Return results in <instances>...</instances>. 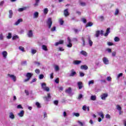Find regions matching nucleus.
<instances>
[{"label": "nucleus", "mask_w": 126, "mask_h": 126, "mask_svg": "<svg viewBox=\"0 0 126 126\" xmlns=\"http://www.w3.org/2000/svg\"><path fill=\"white\" fill-rule=\"evenodd\" d=\"M41 87L44 91H46V92H49V91H50V88L47 87V84L45 83H42L41 84Z\"/></svg>", "instance_id": "1"}, {"label": "nucleus", "mask_w": 126, "mask_h": 126, "mask_svg": "<svg viewBox=\"0 0 126 126\" xmlns=\"http://www.w3.org/2000/svg\"><path fill=\"white\" fill-rule=\"evenodd\" d=\"M7 76L11 79L14 82H15L16 81V76H15L14 75L8 74Z\"/></svg>", "instance_id": "2"}, {"label": "nucleus", "mask_w": 126, "mask_h": 126, "mask_svg": "<svg viewBox=\"0 0 126 126\" xmlns=\"http://www.w3.org/2000/svg\"><path fill=\"white\" fill-rule=\"evenodd\" d=\"M47 24L48 26V28H51V27H52V25L53 24V22L52 21V19L51 18H49L48 19Z\"/></svg>", "instance_id": "3"}, {"label": "nucleus", "mask_w": 126, "mask_h": 126, "mask_svg": "<svg viewBox=\"0 0 126 126\" xmlns=\"http://www.w3.org/2000/svg\"><path fill=\"white\" fill-rule=\"evenodd\" d=\"M1 55L3 57V58L5 60L7 59V55H8V54L7 53V52H6V51H3L2 53H1Z\"/></svg>", "instance_id": "4"}, {"label": "nucleus", "mask_w": 126, "mask_h": 126, "mask_svg": "<svg viewBox=\"0 0 126 126\" xmlns=\"http://www.w3.org/2000/svg\"><path fill=\"white\" fill-rule=\"evenodd\" d=\"M51 94H48L47 96L43 97V99L44 101H50V100H51Z\"/></svg>", "instance_id": "5"}, {"label": "nucleus", "mask_w": 126, "mask_h": 126, "mask_svg": "<svg viewBox=\"0 0 126 126\" xmlns=\"http://www.w3.org/2000/svg\"><path fill=\"white\" fill-rule=\"evenodd\" d=\"M102 62L104 64H109V60L107 57H103L102 58Z\"/></svg>", "instance_id": "6"}, {"label": "nucleus", "mask_w": 126, "mask_h": 126, "mask_svg": "<svg viewBox=\"0 0 126 126\" xmlns=\"http://www.w3.org/2000/svg\"><path fill=\"white\" fill-rule=\"evenodd\" d=\"M87 39H88L90 46L92 47V45H93V42L92 41V40H91V38H90V36H87Z\"/></svg>", "instance_id": "7"}, {"label": "nucleus", "mask_w": 126, "mask_h": 126, "mask_svg": "<svg viewBox=\"0 0 126 126\" xmlns=\"http://www.w3.org/2000/svg\"><path fill=\"white\" fill-rule=\"evenodd\" d=\"M27 35L29 38H32L33 37V31L30 30L27 33Z\"/></svg>", "instance_id": "8"}, {"label": "nucleus", "mask_w": 126, "mask_h": 126, "mask_svg": "<svg viewBox=\"0 0 126 126\" xmlns=\"http://www.w3.org/2000/svg\"><path fill=\"white\" fill-rule=\"evenodd\" d=\"M64 15L65 17H67L69 15V13L68 12V9H66L64 10L63 12Z\"/></svg>", "instance_id": "9"}, {"label": "nucleus", "mask_w": 126, "mask_h": 126, "mask_svg": "<svg viewBox=\"0 0 126 126\" xmlns=\"http://www.w3.org/2000/svg\"><path fill=\"white\" fill-rule=\"evenodd\" d=\"M102 100H106V98L108 97V94H102L101 95Z\"/></svg>", "instance_id": "10"}, {"label": "nucleus", "mask_w": 126, "mask_h": 126, "mask_svg": "<svg viewBox=\"0 0 126 126\" xmlns=\"http://www.w3.org/2000/svg\"><path fill=\"white\" fill-rule=\"evenodd\" d=\"M81 63V61L75 60L73 62V64H75V65H78V64H80Z\"/></svg>", "instance_id": "11"}, {"label": "nucleus", "mask_w": 126, "mask_h": 126, "mask_svg": "<svg viewBox=\"0 0 126 126\" xmlns=\"http://www.w3.org/2000/svg\"><path fill=\"white\" fill-rule=\"evenodd\" d=\"M22 21H23V20H22V19H19L17 21L15 22V23L14 24V25H15V26H17V25H18L20 22H22Z\"/></svg>", "instance_id": "12"}, {"label": "nucleus", "mask_w": 126, "mask_h": 126, "mask_svg": "<svg viewBox=\"0 0 126 126\" xmlns=\"http://www.w3.org/2000/svg\"><path fill=\"white\" fill-rule=\"evenodd\" d=\"M75 74H76V72L74 71V69L71 70V73L69 74V76L73 77L74 75H75Z\"/></svg>", "instance_id": "13"}, {"label": "nucleus", "mask_w": 126, "mask_h": 126, "mask_svg": "<svg viewBox=\"0 0 126 126\" xmlns=\"http://www.w3.org/2000/svg\"><path fill=\"white\" fill-rule=\"evenodd\" d=\"M33 75V73H27L26 74V77H27V78H29V79H30V78H31V77H32Z\"/></svg>", "instance_id": "14"}, {"label": "nucleus", "mask_w": 126, "mask_h": 126, "mask_svg": "<svg viewBox=\"0 0 126 126\" xmlns=\"http://www.w3.org/2000/svg\"><path fill=\"white\" fill-rule=\"evenodd\" d=\"M81 69H84V70H87L88 69V66L86 65H82L80 67Z\"/></svg>", "instance_id": "15"}, {"label": "nucleus", "mask_w": 126, "mask_h": 126, "mask_svg": "<svg viewBox=\"0 0 126 126\" xmlns=\"http://www.w3.org/2000/svg\"><path fill=\"white\" fill-rule=\"evenodd\" d=\"M9 118L11 120H14L15 116H14V114H13V113L10 112L9 113Z\"/></svg>", "instance_id": "16"}, {"label": "nucleus", "mask_w": 126, "mask_h": 126, "mask_svg": "<svg viewBox=\"0 0 126 126\" xmlns=\"http://www.w3.org/2000/svg\"><path fill=\"white\" fill-rule=\"evenodd\" d=\"M18 116L22 118L24 116V111L23 110L21 111L19 113H18Z\"/></svg>", "instance_id": "17"}, {"label": "nucleus", "mask_w": 126, "mask_h": 126, "mask_svg": "<svg viewBox=\"0 0 126 126\" xmlns=\"http://www.w3.org/2000/svg\"><path fill=\"white\" fill-rule=\"evenodd\" d=\"M62 44H63V40H60L59 42H56L55 44V46H58L59 45H62Z\"/></svg>", "instance_id": "18"}, {"label": "nucleus", "mask_w": 126, "mask_h": 126, "mask_svg": "<svg viewBox=\"0 0 126 126\" xmlns=\"http://www.w3.org/2000/svg\"><path fill=\"white\" fill-rule=\"evenodd\" d=\"M77 85L79 87V89H82V87H83V85L81 82H78Z\"/></svg>", "instance_id": "19"}, {"label": "nucleus", "mask_w": 126, "mask_h": 126, "mask_svg": "<svg viewBox=\"0 0 126 126\" xmlns=\"http://www.w3.org/2000/svg\"><path fill=\"white\" fill-rule=\"evenodd\" d=\"M81 54V55H82L83 56H84V57H87V52H86V51H81L80 53Z\"/></svg>", "instance_id": "20"}, {"label": "nucleus", "mask_w": 126, "mask_h": 126, "mask_svg": "<svg viewBox=\"0 0 126 126\" xmlns=\"http://www.w3.org/2000/svg\"><path fill=\"white\" fill-rule=\"evenodd\" d=\"M65 93H67V94H70L71 93V88L69 87L66 89Z\"/></svg>", "instance_id": "21"}, {"label": "nucleus", "mask_w": 126, "mask_h": 126, "mask_svg": "<svg viewBox=\"0 0 126 126\" xmlns=\"http://www.w3.org/2000/svg\"><path fill=\"white\" fill-rule=\"evenodd\" d=\"M91 26H93V23L90 22L87 23L86 28H87V27H91Z\"/></svg>", "instance_id": "22"}, {"label": "nucleus", "mask_w": 126, "mask_h": 126, "mask_svg": "<svg viewBox=\"0 0 126 126\" xmlns=\"http://www.w3.org/2000/svg\"><path fill=\"white\" fill-rule=\"evenodd\" d=\"M79 5H80L81 6H85L86 5V3L82 1H80Z\"/></svg>", "instance_id": "23"}, {"label": "nucleus", "mask_w": 126, "mask_h": 126, "mask_svg": "<svg viewBox=\"0 0 126 126\" xmlns=\"http://www.w3.org/2000/svg\"><path fill=\"white\" fill-rule=\"evenodd\" d=\"M96 98L97 97L96 96V95H91L90 99L92 101H95Z\"/></svg>", "instance_id": "24"}, {"label": "nucleus", "mask_w": 126, "mask_h": 126, "mask_svg": "<svg viewBox=\"0 0 126 126\" xmlns=\"http://www.w3.org/2000/svg\"><path fill=\"white\" fill-rule=\"evenodd\" d=\"M12 15H13V12L12 10H10L9 11V18H12Z\"/></svg>", "instance_id": "25"}, {"label": "nucleus", "mask_w": 126, "mask_h": 126, "mask_svg": "<svg viewBox=\"0 0 126 126\" xmlns=\"http://www.w3.org/2000/svg\"><path fill=\"white\" fill-rule=\"evenodd\" d=\"M39 16V13L38 12H35L33 14V18H38Z\"/></svg>", "instance_id": "26"}, {"label": "nucleus", "mask_w": 126, "mask_h": 126, "mask_svg": "<svg viewBox=\"0 0 126 126\" xmlns=\"http://www.w3.org/2000/svg\"><path fill=\"white\" fill-rule=\"evenodd\" d=\"M27 8V7H24L23 8H20L18 9V11H19V12H22V11H24V10H26Z\"/></svg>", "instance_id": "27"}, {"label": "nucleus", "mask_w": 126, "mask_h": 126, "mask_svg": "<svg viewBox=\"0 0 126 126\" xmlns=\"http://www.w3.org/2000/svg\"><path fill=\"white\" fill-rule=\"evenodd\" d=\"M110 28H108L106 30V32L104 34V36L105 37H107V36H108V35H109V33H110Z\"/></svg>", "instance_id": "28"}, {"label": "nucleus", "mask_w": 126, "mask_h": 126, "mask_svg": "<svg viewBox=\"0 0 126 126\" xmlns=\"http://www.w3.org/2000/svg\"><path fill=\"white\" fill-rule=\"evenodd\" d=\"M98 116H100L101 117V119H104V114L103 113V112H100L98 113Z\"/></svg>", "instance_id": "29"}, {"label": "nucleus", "mask_w": 126, "mask_h": 126, "mask_svg": "<svg viewBox=\"0 0 126 126\" xmlns=\"http://www.w3.org/2000/svg\"><path fill=\"white\" fill-rule=\"evenodd\" d=\"M72 115H73V117H77V118H78V117L80 116V114L79 113H75V112L73 113Z\"/></svg>", "instance_id": "30"}, {"label": "nucleus", "mask_w": 126, "mask_h": 126, "mask_svg": "<svg viewBox=\"0 0 126 126\" xmlns=\"http://www.w3.org/2000/svg\"><path fill=\"white\" fill-rule=\"evenodd\" d=\"M40 2V0H35V3L33 4L34 6H38L39 5V3Z\"/></svg>", "instance_id": "31"}, {"label": "nucleus", "mask_w": 126, "mask_h": 126, "mask_svg": "<svg viewBox=\"0 0 126 126\" xmlns=\"http://www.w3.org/2000/svg\"><path fill=\"white\" fill-rule=\"evenodd\" d=\"M42 50H43L44 51H45L46 52H47V51H48V48H47V46H46L45 45H43L42 46Z\"/></svg>", "instance_id": "32"}, {"label": "nucleus", "mask_w": 126, "mask_h": 126, "mask_svg": "<svg viewBox=\"0 0 126 126\" xmlns=\"http://www.w3.org/2000/svg\"><path fill=\"white\" fill-rule=\"evenodd\" d=\"M11 37H12V34L11 33L9 32L8 35L6 36L7 39H11Z\"/></svg>", "instance_id": "33"}, {"label": "nucleus", "mask_w": 126, "mask_h": 126, "mask_svg": "<svg viewBox=\"0 0 126 126\" xmlns=\"http://www.w3.org/2000/svg\"><path fill=\"white\" fill-rule=\"evenodd\" d=\"M54 69L55 71H59V70H60V67H59L58 65H55L54 66Z\"/></svg>", "instance_id": "34"}, {"label": "nucleus", "mask_w": 126, "mask_h": 126, "mask_svg": "<svg viewBox=\"0 0 126 126\" xmlns=\"http://www.w3.org/2000/svg\"><path fill=\"white\" fill-rule=\"evenodd\" d=\"M99 35H100V31H97L95 32V37H99Z\"/></svg>", "instance_id": "35"}, {"label": "nucleus", "mask_w": 126, "mask_h": 126, "mask_svg": "<svg viewBox=\"0 0 126 126\" xmlns=\"http://www.w3.org/2000/svg\"><path fill=\"white\" fill-rule=\"evenodd\" d=\"M116 108L117 110H118V111H122V107H121V106L117 105L116 106Z\"/></svg>", "instance_id": "36"}, {"label": "nucleus", "mask_w": 126, "mask_h": 126, "mask_svg": "<svg viewBox=\"0 0 126 126\" xmlns=\"http://www.w3.org/2000/svg\"><path fill=\"white\" fill-rule=\"evenodd\" d=\"M16 39H19V36H18V35H16L13 36L12 40H16Z\"/></svg>", "instance_id": "37"}, {"label": "nucleus", "mask_w": 126, "mask_h": 126, "mask_svg": "<svg viewBox=\"0 0 126 126\" xmlns=\"http://www.w3.org/2000/svg\"><path fill=\"white\" fill-rule=\"evenodd\" d=\"M83 97V95H82V94H79L77 99H78V100H80Z\"/></svg>", "instance_id": "38"}, {"label": "nucleus", "mask_w": 126, "mask_h": 126, "mask_svg": "<svg viewBox=\"0 0 126 126\" xmlns=\"http://www.w3.org/2000/svg\"><path fill=\"white\" fill-rule=\"evenodd\" d=\"M48 12H49V10L47 8H45L43 10V12L44 14H47V13H48Z\"/></svg>", "instance_id": "39"}, {"label": "nucleus", "mask_w": 126, "mask_h": 126, "mask_svg": "<svg viewBox=\"0 0 126 126\" xmlns=\"http://www.w3.org/2000/svg\"><path fill=\"white\" fill-rule=\"evenodd\" d=\"M114 41L115 42H119L120 38H119L118 36L115 37L114 38Z\"/></svg>", "instance_id": "40"}, {"label": "nucleus", "mask_w": 126, "mask_h": 126, "mask_svg": "<svg viewBox=\"0 0 126 126\" xmlns=\"http://www.w3.org/2000/svg\"><path fill=\"white\" fill-rule=\"evenodd\" d=\"M59 22H60L61 25H63L64 22H63V20L62 19H59Z\"/></svg>", "instance_id": "41"}, {"label": "nucleus", "mask_w": 126, "mask_h": 126, "mask_svg": "<svg viewBox=\"0 0 126 126\" xmlns=\"http://www.w3.org/2000/svg\"><path fill=\"white\" fill-rule=\"evenodd\" d=\"M79 74H80V76L81 77H83V76H84V75H85V74H84V73L80 71L79 72Z\"/></svg>", "instance_id": "42"}, {"label": "nucleus", "mask_w": 126, "mask_h": 126, "mask_svg": "<svg viewBox=\"0 0 126 126\" xmlns=\"http://www.w3.org/2000/svg\"><path fill=\"white\" fill-rule=\"evenodd\" d=\"M3 38H4V36L2 33H0V40H3Z\"/></svg>", "instance_id": "43"}, {"label": "nucleus", "mask_w": 126, "mask_h": 126, "mask_svg": "<svg viewBox=\"0 0 126 126\" xmlns=\"http://www.w3.org/2000/svg\"><path fill=\"white\" fill-rule=\"evenodd\" d=\"M35 105L37 106V108H41V104H40V103L36 102Z\"/></svg>", "instance_id": "44"}, {"label": "nucleus", "mask_w": 126, "mask_h": 126, "mask_svg": "<svg viewBox=\"0 0 126 126\" xmlns=\"http://www.w3.org/2000/svg\"><path fill=\"white\" fill-rule=\"evenodd\" d=\"M119 12H120V11L118 9H116L115 12V15H118L119 14Z\"/></svg>", "instance_id": "45"}, {"label": "nucleus", "mask_w": 126, "mask_h": 126, "mask_svg": "<svg viewBox=\"0 0 126 126\" xmlns=\"http://www.w3.org/2000/svg\"><path fill=\"white\" fill-rule=\"evenodd\" d=\"M77 123L79 124V125H80V126H84V123H82V122H80V121H77Z\"/></svg>", "instance_id": "46"}, {"label": "nucleus", "mask_w": 126, "mask_h": 126, "mask_svg": "<svg viewBox=\"0 0 126 126\" xmlns=\"http://www.w3.org/2000/svg\"><path fill=\"white\" fill-rule=\"evenodd\" d=\"M21 63L22 65H27V62L26 61H23Z\"/></svg>", "instance_id": "47"}, {"label": "nucleus", "mask_w": 126, "mask_h": 126, "mask_svg": "<svg viewBox=\"0 0 126 126\" xmlns=\"http://www.w3.org/2000/svg\"><path fill=\"white\" fill-rule=\"evenodd\" d=\"M19 50H20V51H22V52H25L24 50V47H22V46H20L19 47Z\"/></svg>", "instance_id": "48"}, {"label": "nucleus", "mask_w": 126, "mask_h": 126, "mask_svg": "<svg viewBox=\"0 0 126 126\" xmlns=\"http://www.w3.org/2000/svg\"><path fill=\"white\" fill-rule=\"evenodd\" d=\"M36 53L37 51L36 50L32 49V55H34V54H36Z\"/></svg>", "instance_id": "49"}, {"label": "nucleus", "mask_w": 126, "mask_h": 126, "mask_svg": "<svg viewBox=\"0 0 126 126\" xmlns=\"http://www.w3.org/2000/svg\"><path fill=\"white\" fill-rule=\"evenodd\" d=\"M123 73H119L118 75H117V78L118 79H119V78H120V77H122V76H123Z\"/></svg>", "instance_id": "50"}, {"label": "nucleus", "mask_w": 126, "mask_h": 126, "mask_svg": "<svg viewBox=\"0 0 126 126\" xmlns=\"http://www.w3.org/2000/svg\"><path fill=\"white\" fill-rule=\"evenodd\" d=\"M105 118L106 119H108L109 120H110V119H111V115H110L109 114H106Z\"/></svg>", "instance_id": "51"}, {"label": "nucleus", "mask_w": 126, "mask_h": 126, "mask_svg": "<svg viewBox=\"0 0 126 126\" xmlns=\"http://www.w3.org/2000/svg\"><path fill=\"white\" fill-rule=\"evenodd\" d=\"M35 72L37 74H40V69H35Z\"/></svg>", "instance_id": "52"}, {"label": "nucleus", "mask_w": 126, "mask_h": 126, "mask_svg": "<svg viewBox=\"0 0 126 126\" xmlns=\"http://www.w3.org/2000/svg\"><path fill=\"white\" fill-rule=\"evenodd\" d=\"M82 40L83 42V46H85V40L84 39V37L82 38Z\"/></svg>", "instance_id": "53"}, {"label": "nucleus", "mask_w": 126, "mask_h": 126, "mask_svg": "<svg viewBox=\"0 0 126 126\" xmlns=\"http://www.w3.org/2000/svg\"><path fill=\"white\" fill-rule=\"evenodd\" d=\"M34 64H37V66H39V65H40V64H41V63H40L39 62H34Z\"/></svg>", "instance_id": "54"}, {"label": "nucleus", "mask_w": 126, "mask_h": 126, "mask_svg": "<svg viewBox=\"0 0 126 126\" xmlns=\"http://www.w3.org/2000/svg\"><path fill=\"white\" fill-rule=\"evenodd\" d=\"M91 84H94V80H91L89 82V85Z\"/></svg>", "instance_id": "55"}, {"label": "nucleus", "mask_w": 126, "mask_h": 126, "mask_svg": "<svg viewBox=\"0 0 126 126\" xmlns=\"http://www.w3.org/2000/svg\"><path fill=\"white\" fill-rule=\"evenodd\" d=\"M67 115H66V112L64 111L63 112V117H64V118H66Z\"/></svg>", "instance_id": "56"}, {"label": "nucleus", "mask_w": 126, "mask_h": 126, "mask_svg": "<svg viewBox=\"0 0 126 126\" xmlns=\"http://www.w3.org/2000/svg\"><path fill=\"white\" fill-rule=\"evenodd\" d=\"M39 79H43L44 78V75L43 74H40L39 76Z\"/></svg>", "instance_id": "57"}, {"label": "nucleus", "mask_w": 126, "mask_h": 126, "mask_svg": "<svg viewBox=\"0 0 126 126\" xmlns=\"http://www.w3.org/2000/svg\"><path fill=\"white\" fill-rule=\"evenodd\" d=\"M106 80L107 81H112V78L111 77H107Z\"/></svg>", "instance_id": "58"}, {"label": "nucleus", "mask_w": 126, "mask_h": 126, "mask_svg": "<svg viewBox=\"0 0 126 126\" xmlns=\"http://www.w3.org/2000/svg\"><path fill=\"white\" fill-rule=\"evenodd\" d=\"M82 109L84 111H86V109H87V106L86 105H84L82 107Z\"/></svg>", "instance_id": "59"}, {"label": "nucleus", "mask_w": 126, "mask_h": 126, "mask_svg": "<svg viewBox=\"0 0 126 126\" xmlns=\"http://www.w3.org/2000/svg\"><path fill=\"white\" fill-rule=\"evenodd\" d=\"M116 54H117V52H116L115 51L112 52V57H115L116 56Z\"/></svg>", "instance_id": "60"}, {"label": "nucleus", "mask_w": 126, "mask_h": 126, "mask_svg": "<svg viewBox=\"0 0 126 126\" xmlns=\"http://www.w3.org/2000/svg\"><path fill=\"white\" fill-rule=\"evenodd\" d=\"M37 81V79L34 78L32 79V81L31 82V83L32 84L33 82H36Z\"/></svg>", "instance_id": "61"}, {"label": "nucleus", "mask_w": 126, "mask_h": 126, "mask_svg": "<svg viewBox=\"0 0 126 126\" xmlns=\"http://www.w3.org/2000/svg\"><path fill=\"white\" fill-rule=\"evenodd\" d=\"M67 47L68 48H71L72 47V44H71V43H69L68 45H67Z\"/></svg>", "instance_id": "62"}, {"label": "nucleus", "mask_w": 126, "mask_h": 126, "mask_svg": "<svg viewBox=\"0 0 126 126\" xmlns=\"http://www.w3.org/2000/svg\"><path fill=\"white\" fill-rule=\"evenodd\" d=\"M43 117L44 118H47L48 117V115L47 114V113L46 112L43 113Z\"/></svg>", "instance_id": "63"}, {"label": "nucleus", "mask_w": 126, "mask_h": 126, "mask_svg": "<svg viewBox=\"0 0 126 126\" xmlns=\"http://www.w3.org/2000/svg\"><path fill=\"white\" fill-rule=\"evenodd\" d=\"M55 82H56V83L59 84L60 82V80H59V78H57L55 80Z\"/></svg>", "instance_id": "64"}]
</instances>
